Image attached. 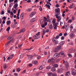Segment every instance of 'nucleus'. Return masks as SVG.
Returning a JSON list of instances; mask_svg holds the SVG:
<instances>
[{
	"instance_id": "56",
	"label": "nucleus",
	"mask_w": 76,
	"mask_h": 76,
	"mask_svg": "<svg viewBox=\"0 0 76 76\" xmlns=\"http://www.w3.org/2000/svg\"><path fill=\"white\" fill-rule=\"evenodd\" d=\"M17 70L18 72H20V68H18L17 69Z\"/></svg>"
},
{
	"instance_id": "62",
	"label": "nucleus",
	"mask_w": 76,
	"mask_h": 76,
	"mask_svg": "<svg viewBox=\"0 0 76 76\" xmlns=\"http://www.w3.org/2000/svg\"><path fill=\"white\" fill-rule=\"evenodd\" d=\"M62 24H63V22H61V21L60 23V25H61V26H62Z\"/></svg>"
},
{
	"instance_id": "46",
	"label": "nucleus",
	"mask_w": 76,
	"mask_h": 76,
	"mask_svg": "<svg viewBox=\"0 0 76 76\" xmlns=\"http://www.w3.org/2000/svg\"><path fill=\"white\" fill-rule=\"evenodd\" d=\"M43 69V67H42V66H41L39 67V69L40 70H42V69Z\"/></svg>"
},
{
	"instance_id": "11",
	"label": "nucleus",
	"mask_w": 76,
	"mask_h": 76,
	"mask_svg": "<svg viewBox=\"0 0 76 76\" xmlns=\"http://www.w3.org/2000/svg\"><path fill=\"white\" fill-rule=\"evenodd\" d=\"M13 41H14L13 39H12L10 41H9V42H8L7 43V44L5 45V46L7 47V45L8 44H10V43L11 42H13Z\"/></svg>"
},
{
	"instance_id": "54",
	"label": "nucleus",
	"mask_w": 76,
	"mask_h": 76,
	"mask_svg": "<svg viewBox=\"0 0 76 76\" xmlns=\"http://www.w3.org/2000/svg\"><path fill=\"white\" fill-rule=\"evenodd\" d=\"M18 0H15L14 1V4L15 3H18Z\"/></svg>"
},
{
	"instance_id": "27",
	"label": "nucleus",
	"mask_w": 76,
	"mask_h": 76,
	"mask_svg": "<svg viewBox=\"0 0 76 76\" xmlns=\"http://www.w3.org/2000/svg\"><path fill=\"white\" fill-rule=\"evenodd\" d=\"M35 21V18H33L30 21L31 22H34Z\"/></svg>"
},
{
	"instance_id": "7",
	"label": "nucleus",
	"mask_w": 76,
	"mask_h": 76,
	"mask_svg": "<svg viewBox=\"0 0 76 76\" xmlns=\"http://www.w3.org/2000/svg\"><path fill=\"white\" fill-rule=\"evenodd\" d=\"M20 12V9H19L18 11V13L17 14V16L16 17V18L17 19H19V14Z\"/></svg>"
},
{
	"instance_id": "21",
	"label": "nucleus",
	"mask_w": 76,
	"mask_h": 76,
	"mask_svg": "<svg viewBox=\"0 0 76 76\" xmlns=\"http://www.w3.org/2000/svg\"><path fill=\"white\" fill-rule=\"evenodd\" d=\"M64 41H62L59 44L60 45L62 46V45H64Z\"/></svg>"
},
{
	"instance_id": "8",
	"label": "nucleus",
	"mask_w": 76,
	"mask_h": 76,
	"mask_svg": "<svg viewBox=\"0 0 76 76\" xmlns=\"http://www.w3.org/2000/svg\"><path fill=\"white\" fill-rule=\"evenodd\" d=\"M72 75H76V70L75 69L72 70Z\"/></svg>"
},
{
	"instance_id": "23",
	"label": "nucleus",
	"mask_w": 76,
	"mask_h": 76,
	"mask_svg": "<svg viewBox=\"0 0 76 76\" xmlns=\"http://www.w3.org/2000/svg\"><path fill=\"white\" fill-rule=\"evenodd\" d=\"M10 27H8L7 28L6 31L8 32V33H9V31H10Z\"/></svg>"
},
{
	"instance_id": "39",
	"label": "nucleus",
	"mask_w": 76,
	"mask_h": 76,
	"mask_svg": "<svg viewBox=\"0 0 76 76\" xmlns=\"http://www.w3.org/2000/svg\"><path fill=\"white\" fill-rule=\"evenodd\" d=\"M70 28H71V29H73V25L71 24L69 26Z\"/></svg>"
},
{
	"instance_id": "33",
	"label": "nucleus",
	"mask_w": 76,
	"mask_h": 76,
	"mask_svg": "<svg viewBox=\"0 0 76 76\" xmlns=\"http://www.w3.org/2000/svg\"><path fill=\"white\" fill-rule=\"evenodd\" d=\"M25 31V29L24 28H23L21 30L20 32H24Z\"/></svg>"
},
{
	"instance_id": "48",
	"label": "nucleus",
	"mask_w": 76,
	"mask_h": 76,
	"mask_svg": "<svg viewBox=\"0 0 76 76\" xmlns=\"http://www.w3.org/2000/svg\"><path fill=\"white\" fill-rule=\"evenodd\" d=\"M46 69H51V66H48L46 68Z\"/></svg>"
},
{
	"instance_id": "19",
	"label": "nucleus",
	"mask_w": 76,
	"mask_h": 76,
	"mask_svg": "<svg viewBox=\"0 0 76 76\" xmlns=\"http://www.w3.org/2000/svg\"><path fill=\"white\" fill-rule=\"evenodd\" d=\"M18 6V3L15 4V5H14V7L16 9L17 8V7Z\"/></svg>"
},
{
	"instance_id": "41",
	"label": "nucleus",
	"mask_w": 76,
	"mask_h": 76,
	"mask_svg": "<svg viewBox=\"0 0 76 76\" xmlns=\"http://www.w3.org/2000/svg\"><path fill=\"white\" fill-rule=\"evenodd\" d=\"M48 75L49 76H52L53 75V74L51 72L50 73H48Z\"/></svg>"
},
{
	"instance_id": "61",
	"label": "nucleus",
	"mask_w": 76,
	"mask_h": 76,
	"mask_svg": "<svg viewBox=\"0 0 76 76\" xmlns=\"http://www.w3.org/2000/svg\"><path fill=\"white\" fill-rule=\"evenodd\" d=\"M14 74L15 76H18V75L16 73H14Z\"/></svg>"
},
{
	"instance_id": "45",
	"label": "nucleus",
	"mask_w": 76,
	"mask_h": 76,
	"mask_svg": "<svg viewBox=\"0 0 76 76\" xmlns=\"http://www.w3.org/2000/svg\"><path fill=\"white\" fill-rule=\"evenodd\" d=\"M46 7H48V9H49V8H50V6L46 4Z\"/></svg>"
},
{
	"instance_id": "6",
	"label": "nucleus",
	"mask_w": 76,
	"mask_h": 76,
	"mask_svg": "<svg viewBox=\"0 0 76 76\" xmlns=\"http://www.w3.org/2000/svg\"><path fill=\"white\" fill-rule=\"evenodd\" d=\"M14 56L13 55H11L9 57H8L7 58V59L6 60L7 61V60H9L10 59H12L13 57Z\"/></svg>"
},
{
	"instance_id": "9",
	"label": "nucleus",
	"mask_w": 76,
	"mask_h": 76,
	"mask_svg": "<svg viewBox=\"0 0 76 76\" xmlns=\"http://www.w3.org/2000/svg\"><path fill=\"white\" fill-rule=\"evenodd\" d=\"M25 16V15L24 14V13L23 12H22L20 15V18L21 19H23V18H24V16Z\"/></svg>"
},
{
	"instance_id": "2",
	"label": "nucleus",
	"mask_w": 76,
	"mask_h": 76,
	"mask_svg": "<svg viewBox=\"0 0 76 76\" xmlns=\"http://www.w3.org/2000/svg\"><path fill=\"white\" fill-rule=\"evenodd\" d=\"M56 18L57 19V21L58 22H59L61 20V17L60 16H59L58 14H57L56 15Z\"/></svg>"
},
{
	"instance_id": "32",
	"label": "nucleus",
	"mask_w": 76,
	"mask_h": 76,
	"mask_svg": "<svg viewBox=\"0 0 76 76\" xmlns=\"http://www.w3.org/2000/svg\"><path fill=\"white\" fill-rule=\"evenodd\" d=\"M13 37V35L10 36V37L8 38V39L9 40L10 39H12V38Z\"/></svg>"
},
{
	"instance_id": "60",
	"label": "nucleus",
	"mask_w": 76,
	"mask_h": 76,
	"mask_svg": "<svg viewBox=\"0 0 76 76\" xmlns=\"http://www.w3.org/2000/svg\"><path fill=\"white\" fill-rule=\"evenodd\" d=\"M52 76H57V75L55 74H53Z\"/></svg>"
},
{
	"instance_id": "29",
	"label": "nucleus",
	"mask_w": 76,
	"mask_h": 76,
	"mask_svg": "<svg viewBox=\"0 0 76 76\" xmlns=\"http://www.w3.org/2000/svg\"><path fill=\"white\" fill-rule=\"evenodd\" d=\"M53 51L55 52V53H57V52H58V50L57 49V48H56L53 50Z\"/></svg>"
},
{
	"instance_id": "42",
	"label": "nucleus",
	"mask_w": 76,
	"mask_h": 76,
	"mask_svg": "<svg viewBox=\"0 0 76 76\" xmlns=\"http://www.w3.org/2000/svg\"><path fill=\"white\" fill-rule=\"evenodd\" d=\"M53 66L54 67H58V64H55V65H53Z\"/></svg>"
},
{
	"instance_id": "64",
	"label": "nucleus",
	"mask_w": 76,
	"mask_h": 76,
	"mask_svg": "<svg viewBox=\"0 0 76 76\" xmlns=\"http://www.w3.org/2000/svg\"><path fill=\"white\" fill-rule=\"evenodd\" d=\"M56 7H59V5L58 4H56Z\"/></svg>"
},
{
	"instance_id": "37",
	"label": "nucleus",
	"mask_w": 76,
	"mask_h": 76,
	"mask_svg": "<svg viewBox=\"0 0 76 76\" xmlns=\"http://www.w3.org/2000/svg\"><path fill=\"white\" fill-rule=\"evenodd\" d=\"M69 26H67V25H66L65 29L67 31L69 29Z\"/></svg>"
},
{
	"instance_id": "24",
	"label": "nucleus",
	"mask_w": 76,
	"mask_h": 76,
	"mask_svg": "<svg viewBox=\"0 0 76 76\" xmlns=\"http://www.w3.org/2000/svg\"><path fill=\"white\" fill-rule=\"evenodd\" d=\"M75 7V5H74V4H71L69 7V8L70 9H72V8H73Z\"/></svg>"
},
{
	"instance_id": "43",
	"label": "nucleus",
	"mask_w": 76,
	"mask_h": 76,
	"mask_svg": "<svg viewBox=\"0 0 76 76\" xmlns=\"http://www.w3.org/2000/svg\"><path fill=\"white\" fill-rule=\"evenodd\" d=\"M66 75H70V72H68L66 73Z\"/></svg>"
},
{
	"instance_id": "15",
	"label": "nucleus",
	"mask_w": 76,
	"mask_h": 76,
	"mask_svg": "<svg viewBox=\"0 0 76 76\" xmlns=\"http://www.w3.org/2000/svg\"><path fill=\"white\" fill-rule=\"evenodd\" d=\"M33 58H34V56H29L28 57V59L29 60H32L33 59Z\"/></svg>"
},
{
	"instance_id": "51",
	"label": "nucleus",
	"mask_w": 76,
	"mask_h": 76,
	"mask_svg": "<svg viewBox=\"0 0 76 76\" xmlns=\"http://www.w3.org/2000/svg\"><path fill=\"white\" fill-rule=\"evenodd\" d=\"M1 14V15H4V11H2Z\"/></svg>"
},
{
	"instance_id": "5",
	"label": "nucleus",
	"mask_w": 76,
	"mask_h": 76,
	"mask_svg": "<svg viewBox=\"0 0 76 76\" xmlns=\"http://www.w3.org/2000/svg\"><path fill=\"white\" fill-rule=\"evenodd\" d=\"M64 63L65 67H66V68H68V67H69V63H68V62H67V61L65 62V61H64L63 63Z\"/></svg>"
},
{
	"instance_id": "26",
	"label": "nucleus",
	"mask_w": 76,
	"mask_h": 76,
	"mask_svg": "<svg viewBox=\"0 0 76 76\" xmlns=\"http://www.w3.org/2000/svg\"><path fill=\"white\" fill-rule=\"evenodd\" d=\"M70 37L71 38H73L75 37V34L73 33H71L70 34Z\"/></svg>"
},
{
	"instance_id": "14",
	"label": "nucleus",
	"mask_w": 76,
	"mask_h": 76,
	"mask_svg": "<svg viewBox=\"0 0 76 76\" xmlns=\"http://www.w3.org/2000/svg\"><path fill=\"white\" fill-rule=\"evenodd\" d=\"M60 12V8H58L57 9H55V12L56 13H58Z\"/></svg>"
},
{
	"instance_id": "36",
	"label": "nucleus",
	"mask_w": 76,
	"mask_h": 76,
	"mask_svg": "<svg viewBox=\"0 0 76 76\" xmlns=\"http://www.w3.org/2000/svg\"><path fill=\"white\" fill-rule=\"evenodd\" d=\"M24 57V55L23 54H22L20 56V58H22Z\"/></svg>"
},
{
	"instance_id": "38",
	"label": "nucleus",
	"mask_w": 76,
	"mask_h": 76,
	"mask_svg": "<svg viewBox=\"0 0 76 76\" xmlns=\"http://www.w3.org/2000/svg\"><path fill=\"white\" fill-rule=\"evenodd\" d=\"M42 34L43 35H45V30L44 29L43 30Z\"/></svg>"
},
{
	"instance_id": "34",
	"label": "nucleus",
	"mask_w": 76,
	"mask_h": 76,
	"mask_svg": "<svg viewBox=\"0 0 76 76\" xmlns=\"http://www.w3.org/2000/svg\"><path fill=\"white\" fill-rule=\"evenodd\" d=\"M16 25L14 24L13 25L11 26V28H16Z\"/></svg>"
},
{
	"instance_id": "3",
	"label": "nucleus",
	"mask_w": 76,
	"mask_h": 76,
	"mask_svg": "<svg viewBox=\"0 0 76 76\" xmlns=\"http://www.w3.org/2000/svg\"><path fill=\"white\" fill-rule=\"evenodd\" d=\"M53 42L55 44H58V40L57 39L54 38L53 39Z\"/></svg>"
},
{
	"instance_id": "1",
	"label": "nucleus",
	"mask_w": 76,
	"mask_h": 76,
	"mask_svg": "<svg viewBox=\"0 0 76 76\" xmlns=\"http://www.w3.org/2000/svg\"><path fill=\"white\" fill-rule=\"evenodd\" d=\"M41 35H40V32H38L34 36L33 38L34 39H39Z\"/></svg>"
},
{
	"instance_id": "4",
	"label": "nucleus",
	"mask_w": 76,
	"mask_h": 76,
	"mask_svg": "<svg viewBox=\"0 0 76 76\" xmlns=\"http://www.w3.org/2000/svg\"><path fill=\"white\" fill-rule=\"evenodd\" d=\"M59 56H63L64 57H65V55H64V52H60L59 54Z\"/></svg>"
},
{
	"instance_id": "57",
	"label": "nucleus",
	"mask_w": 76,
	"mask_h": 76,
	"mask_svg": "<svg viewBox=\"0 0 76 76\" xmlns=\"http://www.w3.org/2000/svg\"><path fill=\"white\" fill-rule=\"evenodd\" d=\"M59 37H60V36H56V39H58V38Z\"/></svg>"
},
{
	"instance_id": "35",
	"label": "nucleus",
	"mask_w": 76,
	"mask_h": 76,
	"mask_svg": "<svg viewBox=\"0 0 76 76\" xmlns=\"http://www.w3.org/2000/svg\"><path fill=\"white\" fill-rule=\"evenodd\" d=\"M53 25L52 24H50L49 25V28H50V29H53Z\"/></svg>"
},
{
	"instance_id": "31",
	"label": "nucleus",
	"mask_w": 76,
	"mask_h": 76,
	"mask_svg": "<svg viewBox=\"0 0 76 76\" xmlns=\"http://www.w3.org/2000/svg\"><path fill=\"white\" fill-rule=\"evenodd\" d=\"M57 24L53 25V27L55 29H57Z\"/></svg>"
},
{
	"instance_id": "47",
	"label": "nucleus",
	"mask_w": 76,
	"mask_h": 76,
	"mask_svg": "<svg viewBox=\"0 0 76 76\" xmlns=\"http://www.w3.org/2000/svg\"><path fill=\"white\" fill-rule=\"evenodd\" d=\"M72 22V20H69L68 22L67 23H71V22Z\"/></svg>"
},
{
	"instance_id": "58",
	"label": "nucleus",
	"mask_w": 76,
	"mask_h": 76,
	"mask_svg": "<svg viewBox=\"0 0 76 76\" xmlns=\"http://www.w3.org/2000/svg\"><path fill=\"white\" fill-rule=\"evenodd\" d=\"M41 58V57L39 56H38V57H37V59H40V58Z\"/></svg>"
},
{
	"instance_id": "25",
	"label": "nucleus",
	"mask_w": 76,
	"mask_h": 76,
	"mask_svg": "<svg viewBox=\"0 0 76 76\" xmlns=\"http://www.w3.org/2000/svg\"><path fill=\"white\" fill-rule=\"evenodd\" d=\"M73 49L72 48H71L69 49L68 51L70 53H71L72 52V51H73Z\"/></svg>"
},
{
	"instance_id": "18",
	"label": "nucleus",
	"mask_w": 76,
	"mask_h": 76,
	"mask_svg": "<svg viewBox=\"0 0 76 76\" xmlns=\"http://www.w3.org/2000/svg\"><path fill=\"white\" fill-rule=\"evenodd\" d=\"M52 23L53 25H56V19L55 18L53 19L52 21Z\"/></svg>"
},
{
	"instance_id": "20",
	"label": "nucleus",
	"mask_w": 76,
	"mask_h": 76,
	"mask_svg": "<svg viewBox=\"0 0 76 76\" xmlns=\"http://www.w3.org/2000/svg\"><path fill=\"white\" fill-rule=\"evenodd\" d=\"M32 10V8H28L26 10V11L27 12H31Z\"/></svg>"
},
{
	"instance_id": "13",
	"label": "nucleus",
	"mask_w": 76,
	"mask_h": 76,
	"mask_svg": "<svg viewBox=\"0 0 76 76\" xmlns=\"http://www.w3.org/2000/svg\"><path fill=\"white\" fill-rule=\"evenodd\" d=\"M32 63L33 64H35V65H36V64H38V61H33Z\"/></svg>"
},
{
	"instance_id": "44",
	"label": "nucleus",
	"mask_w": 76,
	"mask_h": 76,
	"mask_svg": "<svg viewBox=\"0 0 76 76\" xmlns=\"http://www.w3.org/2000/svg\"><path fill=\"white\" fill-rule=\"evenodd\" d=\"M41 27H42L43 28H45V27L46 26L44 24H42L41 25Z\"/></svg>"
},
{
	"instance_id": "10",
	"label": "nucleus",
	"mask_w": 76,
	"mask_h": 76,
	"mask_svg": "<svg viewBox=\"0 0 76 76\" xmlns=\"http://www.w3.org/2000/svg\"><path fill=\"white\" fill-rule=\"evenodd\" d=\"M59 54L58 53H55L53 56L55 58H58L59 57Z\"/></svg>"
},
{
	"instance_id": "55",
	"label": "nucleus",
	"mask_w": 76,
	"mask_h": 76,
	"mask_svg": "<svg viewBox=\"0 0 76 76\" xmlns=\"http://www.w3.org/2000/svg\"><path fill=\"white\" fill-rule=\"evenodd\" d=\"M61 39L62 40H64V36H62L61 37Z\"/></svg>"
},
{
	"instance_id": "52",
	"label": "nucleus",
	"mask_w": 76,
	"mask_h": 76,
	"mask_svg": "<svg viewBox=\"0 0 76 76\" xmlns=\"http://www.w3.org/2000/svg\"><path fill=\"white\" fill-rule=\"evenodd\" d=\"M22 45H18V48H20Z\"/></svg>"
},
{
	"instance_id": "59",
	"label": "nucleus",
	"mask_w": 76,
	"mask_h": 76,
	"mask_svg": "<svg viewBox=\"0 0 76 76\" xmlns=\"http://www.w3.org/2000/svg\"><path fill=\"white\" fill-rule=\"evenodd\" d=\"M18 23V22H14V25H16Z\"/></svg>"
},
{
	"instance_id": "53",
	"label": "nucleus",
	"mask_w": 76,
	"mask_h": 76,
	"mask_svg": "<svg viewBox=\"0 0 76 76\" xmlns=\"http://www.w3.org/2000/svg\"><path fill=\"white\" fill-rule=\"evenodd\" d=\"M68 56L69 57H72V55L71 54H69L68 55Z\"/></svg>"
},
{
	"instance_id": "12",
	"label": "nucleus",
	"mask_w": 76,
	"mask_h": 76,
	"mask_svg": "<svg viewBox=\"0 0 76 76\" xmlns=\"http://www.w3.org/2000/svg\"><path fill=\"white\" fill-rule=\"evenodd\" d=\"M35 14H36V12H33L31 13L30 17H32V16H34Z\"/></svg>"
},
{
	"instance_id": "17",
	"label": "nucleus",
	"mask_w": 76,
	"mask_h": 76,
	"mask_svg": "<svg viewBox=\"0 0 76 76\" xmlns=\"http://www.w3.org/2000/svg\"><path fill=\"white\" fill-rule=\"evenodd\" d=\"M54 61V58H52L51 59H49L48 61V62L49 63H50V62H53Z\"/></svg>"
},
{
	"instance_id": "50",
	"label": "nucleus",
	"mask_w": 76,
	"mask_h": 76,
	"mask_svg": "<svg viewBox=\"0 0 76 76\" xmlns=\"http://www.w3.org/2000/svg\"><path fill=\"white\" fill-rule=\"evenodd\" d=\"M13 12L14 14H16V10H14V11H13Z\"/></svg>"
},
{
	"instance_id": "22",
	"label": "nucleus",
	"mask_w": 76,
	"mask_h": 76,
	"mask_svg": "<svg viewBox=\"0 0 76 76\" xmlns=\"http://www.w3.org/2000/svg\"><path fill=\"white\" fill-rule=\"evenodd\" d=\"M10 23H11V22H10V20H9L7 21V25H10Z\"/></svg>"
},
{
	"instance_id": "28",
	"label": "nucleus",
	"mask_w": 76,
	"mask_h": 76,
	"mask_svg": "<svg viewBox=\"0 0 76 76\" xmlns=\"http://www.w3.org/2000/svg\"><path fill=\"white\" fill-rule=\"evenodd\" d=\"M51 70L52 72H55L56 71V68L54 67H52L51 69Z\"/></svg>"
},
{
	"instance_id": "63",
	"label": "nucleus",
	"mask_w": 76,
	"mask_h": 76,
	"mask_svg": "<svg viewBox=\"0 0 76 76\" xmlns=\"http://www.w3.org/2000/svg\"><path fill=\"white\" fill-rule=\"evenodd\" d=\"M45 26L47 25V22H45Z\"/></svg>"
},
{
	"instance_id": "16",
	"label": "nucleus",
	"mask_w": 76,
	"mask_h": 76,
	"mask_svg": "<svg viewBox=\"0 0 76 76\" xmlns=\"http://www.w3.org/2000/svg\"><path fill=\"white\" fill-rule=\"evenodd\" d=\"M58 50H61L62 49V47L61 46H58L57 48Z\"/></svg>"
},
{
	"instance_id": "30",
	"label": "nucleus",
	"mask_w": 76,
	"mask_h": 76,
	"mask_svg": "<svg viewBox=\"0 0 76 76\" xmlns=\"http://www.w3.org/2000/svg\"><path fill=\"white\" fill-rule=\"evenodd\" d=\"M3 67H4V69H6V68H7V66L6 65V64H4Z\"/></svg>"
},
{
	"instance_id": "49",
	"label": "nucleus",
	"mask_w": 76,
	"mask_h": 76,
	"mask_svg": "<svg viewBox=\"0 0 76 76\" xmlns=\"http://www.w3.org/2000/svg\"><path fill=\"white\" fill-rule=\"evenodd\" d=\"M11 15H12L13 16L14 15V14H13V12H12V11L11 12H10Z\"/></svg>"
},
{
	"instance_id": "40",
	"label": "nucleus",
	"mask_w": 76,
	"mask_h": 76,
	"mask_svg": "<svg viewBox=\"0 0 76 76\" xmlns=\"http://www.w3.org/2000/svg\"><path fill=\"white\" fill-rule=\"evenodd\" d=\"M39 7H40V8H39V10L42 11V7H41V6H39Z\"/></svg>"
}]
</instances>
